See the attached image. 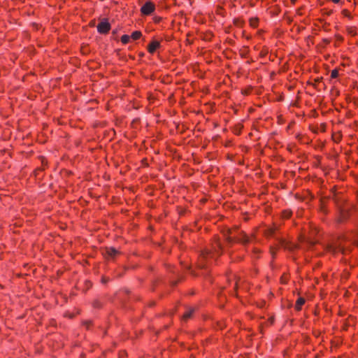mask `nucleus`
I'll use <instances>...</instances> for the list:
<instances>
[{"label":"nucleus","mask_w":358,"mask_h":358,"mask_svg":"<svg viewBox=\"0 0 358 358\" xmlns=\"http://www.w3.org/2000/svg\"><path fill=\"white\" fill-rule=\"evenodd\" d=\"M233 233H234V231L229 230V229L227 230V234H225V236H226V239L228 241V243H231L235 240H236L237 241L242 242L243 243H248L250 241V239L247 236L246 234H243L241 237H237L236 236H231L230 235L233 234Z\"/></svg>","instance_id":"obj_1"},{"label":"nucleus","mask_w":358,"mask_h":358,"mask_svg":"<svg viewBox=\"0 0 358 358\" xmlns=\"http://www.w3.org/2000/svg\"><path fill=\"white\" fill-rule=\"evenodd\" d=\"M328 251L332 253H336L341 252L342 253L345 252V248L342 245V242L341 240L337 241L334 245H331L328 246Z\"/></svg>","instance_id":"obj_2"},{"label":"nucleus","mask_w":358,"mask_h":358,"mask_svg":"<svg viewBox=\"0 0 358 358\" xmlns=\"http://www.w3.org/2000/svg\"><path fill=\"white\" fill-rule=\"evenodd\" d=\"M155 4L152 2L148 1L144 5L142 6L141 11L142 14L148 15H150L155 10Z\"/></svg>","instance_id":"obj_3"},{"label":"nucleus","mask_w":358,"mask_h":358,"mask_svg":"<svg viewBox=\"0 0 358 358\" xmlns=\"http://www.w3.org/2000/svg\"><path fill=\"white\" fill-rule=\"evenodd\" d=\"M110 28V25L107 20H103L97 25V30L101 34H106Z\"/></svg>","instance_id":"obj_4"},{"label":"nucleus","mask_w":358,"mask_h":358,"mask_svg":"<svg viewBox=\"0 0 358 358\" xmlns=\"http://www.w3.org/2000/svg\"><path fill=\"white\" fill-rule=\"evenodd\" d=\"M106 253L108 257L114 258L119 254V251L114 248H107L106 250Z\"/></svg>","instance_id":"obj_5"},{"label":"nucleus","mask_w":358,"mask_h":358,"mask_svg":"<svg viewBox=\"0 0 358 358\" xmlns=\"http://www.w3.org/2000/svg\"><path fill=\"white\" fill-rule=\"evenodd\" d=\"M280 244L282 247H283L285 249L292 250L294 248V245L292 243H289L285 240L280 239Z\"/></svg>","instance_id":"obj_6"},{"label":"nucleus","mask_w":358,"mask_h":358,"mask_svg":"<svg viewBox=\"0 0 358 358\" xmlns=\"http://www.w3.org/2000/svg\"><path fill=\"white\" fill-rule=\"evenodd\" d=\"M160 45L159 42L158 41H152L149 45H148V51L150 53H153L157 48H159Z\"/></svg>","instance_id":"obj_7"},{"label":"nucleus","mask_w":358,"mask_h":358,"mask_svg":"<svg viewBox=\"0 0 358 358\" xmlns=\"http://www.w3.org/2000/svg\"><path fill=\"white\" fill-rule=\"evenodd\" d=\"M194 312V308H188L187 310V311L184 313V315L182 316V320H187V319L191 317V316L192 315Z\"/></svg>","instance_id":"obj_8"},{"label":"nucleus","mask_w":358,"mask_h":358,"mask_svg":"<svg viewBox=\"0 0 358 358\" xmlns=\"http://www.w3.org/2000/svg\"><path fill=\"white\" fill-rule=\"evenodd\" d=\"M304 303H305V299L303 298H301V297L299 298L296 302V306H295L296 309L298 310H301V308L304 304Z\"/></svg>","instance_id":"obj_9"},{"label":"nucleus","mask_w":358,"mask_h":358,"mask_svg":"<svg viewBox=\"0 0 358 358\" xmlns=\"http://www.w3.org/2000/svg\"><path fill=\"white\" fill-rule=\"evenodd\" d=\"M345 238L353 242L355 244L358 245V231L352 237H348Z\"/></svg>","instance_id":"obj_10"},{"label":"nucleus","mask_w":358,"mask_h":358,"mask_svg":"<svg viewBox=\"0 0 358 358\" xmlns=\"http://www.w3.org/2000/svg\"><path fill=\"white\" fill-rule=\"evenodd\" d=\"M141 36V32L139 31H136L132 33L131 38L134 40L138 39Z\"/></svg>","instance_id":"obj_11"},{"label":"nucleus","mask_w":358,"mask_h":358,"mask_svg":"<svg viewBox=\"0 0 358 358\" xmlns=\"http://www.w3.org/2000/svg\"><path fill=\"white\" fill-rule=\"evenodd\" d=\"M130 38H131V36H129L128 35H123L122 36L121 41L123 43L126 44L129 41Z\"/></svg>","instance_id":"obj_12"},{"label":"nucleus","mask_w":358,"mask_h":358,"mask_svg":"<svg viewBox=\"0 0 358 358\" xmlns=\"http://www.w3.org/2000/svg\"><path fill=\"white\" fill-rule=\"evenodd\" d=\"M258 20L257 18H252L250 20V25L253 27H256L257 26Z\"/></svg>","instance_id":"obj_13"},{"label":"nucleus","mask_w":358,"mask_h":358,"mask_svg":"<svg viewBox=\"0 0 358 358\" xmlns=\"http://www.w3.org/2000/svg\"><path fill=\"white\" fill-rule=\"evenodd\" d=\"M338 76V71L337 69H334L331 73V77L332 78H336Z\"/></svg>","instance_id":"obj_14"},{"label":"nucleus","mask_w":358,"mask_h":358,"mask_svg":"<svg viewBox=\"0 0 358 358\" xmlns=\"http://www.w3.org/2000/svg\"><path fill=\"white\" fill-rule=\"evenodd\" d=\"M274 234V229L271 228V229H268L266 232V236H273Z\"/></svg>","instance_id":"obj_15"},{"label":"nucleus","mask_w":358,"mask_h":358,"mask_svg":"<svg viewBox=\"0 0 358 358\" xmlns=\"http://www.w3.org/2000/svg\"><path fill=\"white\" fill-rule=\"evenodd\" d=\"M291 213L289 211H285L284 213V216L287 218H288L290 216Z\"/></svg>","instance_id":"obj_16"},{"label":"nucleus","mask_w":358,"mask_h":358,"mask_svg":"<svg viewBox=\"0 0 358 358\" xmlns=\"http://www.w3.org/2000/svg\"><path fill=\"white\" fill-rule=\"evenodd\" d=\"M199 267H201V268L204 267V264H203V262H201V261L199 263Z\"/></svg>","instance_id":"obj_17"},{"label":"nucleus","mask_w":358,"mask_h":358,"mask_svg":"<svg viewBox=\"0 0 358 358\" xmlns=\"http://www.w3.org/2000/svg\"><path fill=\"white\" fill-rule=\"evenodd\" d=\"M340 0H332V1L335 3H338Z\"/></svg>","instance_id":"obj_18"},{"label":"nucleus","mask_w":358,"mask_h":358,"mask_svg":"<svg viewBox=\"0 0 358 358\" xmlns=\"http://www.w3.org/2000/svg\"><path fill=\"white\" fill-rule=\"evenodd\" d=\"M102 280H103V282H107L108 280V279L103 278Z\"/></svg>","instance_id":"obj_19"},{"label":"nucleus","mask_w":358,"mask_h":358,"mask_svg":"<svg viewBox=\"0 0 358 358\" xmlns=\"http://www.w3.org/2000/svg\"><path fill=\"white\" fill-rule=\"evenodd\" d=\"M271 253L273 255L274 252L273 251V249H271Z\"/></svg>","instance_id":"obj_20"}]
</instances>
